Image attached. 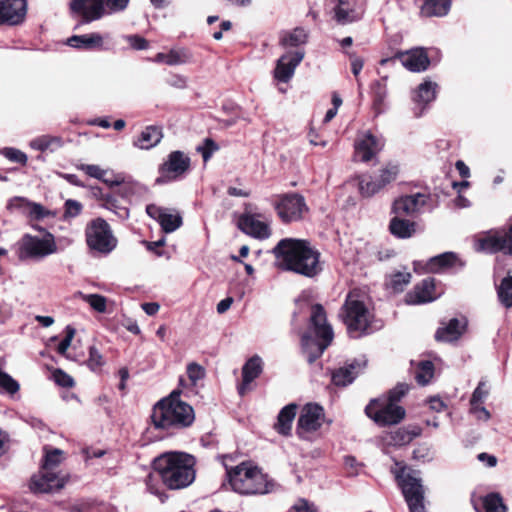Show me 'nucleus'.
Here are the masks:
<instances>
[{"instance_id":"obj_2","label":"nucleus","mask_w":512,"mask_h":512,"mask_svg":"<svg viewBox=\"0 0 512 512\" xmlns=\"http://www.w3.org/2000/svg\"><path fill=\"white\" fill-rule=\"evenodd\" d=\"M273 254L283 271L314 278L323 270L321 253L305 239L283 238L273 248Z\"/></svg>"},{"instance_id":"obj_59","label":"nucleus","mask_w":512,"mask_h":512,"mask_svg":"<svg viewBox=\"0 0 512 512\" xmlns=\"http://www.w3.org/2000/svg\"><path fill=\"white\" fill-rule=\"evenodd\" d=\"M187 375L193 384L205 377V369L196 362L187 365Z\"/></svg>"},{"instance_id":"obj_17","label":"nucleus","mask_w":512,"mask_h":512,"mask_svg":"<svg viewBox=\"0 0 512 512\" xmlns=\"http://www.w3.org/2000/svg\"><path fill=\"white\" fill-rule=\"evenodd\" d=\"M384 147V140L367 131L362 138L355 141L354 156L362 162L371 161Z\"/></svg>"},{"instance_id":"obj_5","label":"nucleus","mask_w":512,"mask_h":512,"mask_svg":"<svg viewBox=\"0 0 512 512\" xmlns=\"http://www.w3.org/2000/svg\"><path fill=\"white\" fill-rule=\"evenodd\" d=\"M229 484L239 494H265L270 491L271 483L267 475L250 462H242L227 470Z\"/></svg>"},{"instance_id":"obj_62","label":"nucleus","mask_w":512,"mask_h":512,"mask_svg":"<svg viewBox=\"0 0 512 512\" xmlns=\"http://www.w3.org/2000/svg\"><path fill=\"white\" fill-rule=\"evenodd\" d=\"M127 41L134 50H145L149 48V41L138 34L129 35Z\"/></svg>"},{"instance_id":"obj_51","label":"nucleus","mask_w":512,"mask_h":512,"mask_svg":"<svg viewBox=\"0 0 512 512\" xmlns=\"http://www.w3.org/2000/svg\"><path fill=\"white\" fill-rule=\"evenodd\" d=\"M105 360L99 349L92 345L89 347V357L87 359V366L92 371H98L101 370V368L104 366Z\"/></svg>"},{"instance_id":"obj_55","label":"nucleus","mask_w":512,"mask_h":512,"mask_svg":"<svg viewBox=\"0 0 512 512\" xmlns=\"http://www.w3.org/2000/svg\"><path fill=\"white\" fill-rule=\"evenodd\" d=\"M217 150H219V145L212 138H205L203 145L197 147V151L201 153L204 162H207Z\"/></svg>"},{"instance_id":"obj_31","label":"nucleus","mask_w":512,"mask_h":512,"mask_svg":"<svg viewBox=\"0 0 512 512\" xmlns=\"http://www.w3.org/2000/svg\"><path fill=\"white\" fill-rule=\"evenodd\" d=\"M452 0H422L420 15L422 17H443L450 11Z\"/></svg>"},{"instance_id":"obj_57","label":"nucleus","mask_w":512,"mask_h":512,"mask_svg":"<svg viewBox=\"0 0 512 512\" xmlns=\"http://www.w3.org/2000/svg\"><path fill=\"white\" fill-rule=\"evenodd\" d=\"M54 382L63 388H72L74 386L73 378L60 368L53 371Z\"/></svg>"},{"instance_id":"obj_25","label":"nucleus","mask_w":512,"mask_h":512,"mask_svg":"<svg viewBox=\"0 0 512 512\" xmlns=\"http://www.w3.org/2000/svg\"><path fill=\"white\" fill-rule=\"evenodd\" d=\"M467 328V321L465 318L459 320L452 318L447 324L439 327L434 335L437 342H453L461 338Z\"/></svg>"},{"instance_id":"obj_56","label":"nucleus","mask_w":512,"mask_h":512,"mask_svg":"<svg viewBox=\"0 0 512 512\" xmlns=\"http://www.w3.org/2000/svg\"><path fill=\"white\" fill-rule=\"evenodd\" d=\"M76 330L74 327L68 325L65 328V337L62 339V341L57 346V352L62 355L66 356L67 350L71 345V342L75 336Z\"/></svg>"},{"instance_id":"obj_3","label":"nucleus","mask_w":512,"mask_h":512,"mask_svg":"<svg viewBox=\"0 0 512 512\" xmlns=\"http://www.w3.org/2000/svg\"><path fill=\"white\" fill-rule=\"evenodd\" d=\"M150 418L156 430L174 435L194 423L195 412L191 405L180 399L179 391H173L154 405Z\"/></svg>"},{"instance_id":"obj_61","label":"nucleus","mask_w":512,"mask_h":512,"mask_svg":"<svg viewBox=\"0 0 512 512\" xmlns=\"http://www.w3.org/2000/svg\"><path fill=\"white\" fill-rule=\"evenodd\" d=\"M488 395V390L486 388V383L484 381H480L472 393L470 403L472 406H476L478 404L483 403L484 398Z\"/></svg>"},{"instance_id":"obj_47","label":"nucleus","mask_w":512,"mask_h":512,"mask_svg":"<svg viewBox=\"0 0 512 512\" xmlns=\"http://www.w3.org/2000/svg\"><path fill=\"white\" fill-rule=\"evenodd\" d=\"M411 273L409 272H395L390 276V280L387 286L391 288L395 293H400L404 290L405 286L410 283Z\"/></svg>"},{"instance_id":"obj_52","label":"nucleus","mask_w":512,"mask_h":512,"mask_svg":"<svg viewBox=\"0 0 512 512\" xmlns=\"http://www.w3.org/2000/svg\"><path fill=\"white\" fill-rule=\"evenodd\" d=\"M399 174V167L395 164H387L384 168L380 170V174L378 176V179L384 186V188L390 184L391 182L395 181L397 176Z\"/></svg>"},{"instance_id":"obj_63","label":"nucleus","mask_w":512,"mask_h":512,"mask_svg":"<svg viewBox=\"0 0 512 512\" xmlns=\"http://www.w3.org/2000/svg\"><path fill=\"white\" fill-rule=\"evenodd\" d=\"M102 7H107L111 12L123 11L127 8L129 0H101Z\"/></svg>"},{"instance_id":"obj_1","label":"nucleus","mask_w":512,"mask_h":512,"mask_svg":"<svg viewBox=\"0 0 512 512\" xmlns=\"http://www.w3.org/2000/svg\"><path fill=\"white\" fill-rule=\"evenodd\" d=\"M195 465V457L186 452L170 451L162 453L152 462L154 474L150 473L147 476L146 486L152 494L159 498L166 496L165 493L154 484L157 480L155 478L156 475L169 490L186 488L195 480Z\"/></svg>"},{"instance_id":"obj_13","label":"nucleus","mask_w":512,"mask_h":512,"mask_svg":"<svg viewBox=\"0 0 512 512\" xmlns=\"http://www.w3.org/2000/svg\"><path fill=\"white\" fill-rule=\"evenodd\" d=\"M399 485L401 487L404 499L410 512H426L424 504V487L421 479L411 474L400 477Z\"/></svg>"},{"instance_id":"obj_23","label":"nucleus","mask_w":512,"mask_h":512,"mask_svg":"<svg viewBox=\"0 0 512 512\" xmlns=\"http://www.w3.org/2000/svg\"><path fill=\"white\" fill-rule=\"evenodd\" d=\"M146 213L159 223L162 231L165 233H172L183 224L180 214H171L167 209L156 204L147 205Z\"/></svg>"},{"instance_id":"obj_7","label":"nucleus","mask_w":512,"mask_h":512,"mask_svg":"<svg viewBox=\"0 0 512 512\" xmlns=\"http://www.w3.org/2000/svg\"><path fill=\"white\" fill-rule=\"evenodd\" d=\"M85 239L88 248L101 255H108L118 244L109 223L101 218L92 219L85 228Z\"/></svg>"},{"instance_id":"obj_40","label":"nucleus","mask_w":512,"mask_h":512,"mask_svg":"<svg viewBox=\"0 0 512 512\" xmlns=\"http://www.w3.org/2000/svg\"><path fill=\"white\" fill-rule=\"evenodd\" d=\"M62 146L63 140L61 137L57 136L43 135L34 139L31 142V147L41 152H45L48 150L53 152L56 149L61 148Z\"/></svg>"},{"instance_id":"obj_26","label":"nucleus","mask_w":512,"mask_h":512,"mask_svg":"<svg viewBox=\"0 0 512 512\" xmlns=\"http://www.w3.org/2000/svg\"><path fill=\"white\" fill-rule=\"evenodd\" d=\"M388 77H382L374 80L370 85L371 109L374 117H378L386 110V99L388 95L387 89Z\"/></svg>"},{"instance_id":"obj_18","label":"nucleus","mask_w":512,"mask_h":512,"mask_svg":"<svg viewBox=\"0 0 512 512\" xmlns=\"http://www.w3.org/2000/svg\"><path fill=\"white\" fill-rule=\"evenodd\" d=\"M76 167L86 175L100 180L110 188L119 187L116 193L121 197H127L131 193V189L129 187L122 186L124 183V176H113V179H107L108 170L102 169L99 165L95 164H79Z\"/></svg>"},{"instance_id":"obj_28","label":"nucleus","mask_w":512,"mask_h":512,"mask_svg":"<svg viewBox=\"0 0 512 512\" xmlns=\"http://www.w3.org/2000/svg\"><path fill=\"white\" fill-rule=\"evenodd\" d=\"M67 45L77 50L100 51L103 50L104 40L100 33L94 32L83 35H73L67 39Z\"/></svg>"},{"instance_id":"obj_10","label":"nucleus","mask_w":512,"mask_h":512,"mask_svg":"<svg viewBox=\"0 0 512 512\" xmlns=\"http://www.w3.org/2000/svg\"><path fill=\"white\" fill-rule=\"evenodd\" d=\"M274 209L284 224L300 221L309 211L305 198L296 192L284 193L277 196Z\"/></svg>"},{"instance_id":"obj_36","label":"nucleus","mask_w":512,"mask_h":512,"mask_svg":"<svg viewBox=\"0 0 512 512\" xmlns=\"http://www.w3.org/2000/svg\"><path fill=\"white\" fill-rule=\"evenodd\" d=\"M357 180L359 193L364 198H370L384 188L378 177L374 179L368 174L357 176Z\"/></svg>"},{"instance_id":"obj_35","label":"nucleus","mask_w":512,"mask_h":512,"mask_svg":"<svg viewBox=\"0 0 512 512\" xmlns=\"http://www.w3.org/2000/svg\"><path fill=\"white\" fill-rule=\"evenodd\" d=\"M458 257L453 252H445L429 259L426 264V271L439 273L444 269L453 267L458 262Z\"/></svg>"},{"instance_id":"obj_46","label":"nucleus","mask_w":512,"mask_h":512,"mask_svg":"<svg viewBox=\"0 0 512 512\" xmlns=\"http://www.w3.org/2000/svg\"><path fill=\"white\" fill-rule=\"evenodd\" d=\"M434 376V364L429 360L421 361L415 372V379L418 384L426 385Z\"/></svg>"},{"instance_id":"obj_8","label":"nucleus","mask_w":512,"mask_h":512,"mask_svg":"<svg viewBox=\"0 0 512 512\" xmlns=\"http://www.w3.org/2000/svg\"><path fill=\"white\" fill-rule=\"evenodd\" d=\"M365 414L380 427L399 424L406 416V410L382 396L373 398L365 407Z\"/></svg>"},{"instance_id":"obj_60","label":"nucleus","mask_w":512,"mask_h":512,"mask_svg":"<svg viewBox=\"0 0 512 512\" xmlns=\"http://www.w3.org/2000/svg\"><path fill=\"white\" fill-rule=\"evenodd\" d=\"M3 155L10 161L19 163L21 165H26L27 163V155L18 149L5 148Z\"/></svg>"},{"instance_id":"obj_41","label":"nucleus","mask_w":512,"mask_h":512,"mask_svg":"<svg viewBox=\"0 0 512 512\" xmlns=\"http://www.w3.org/2000/svg\"><path fill=\"white\" fill-rule=\"evenodd\" d=\"M484 512H507V506L498 492H491L480 498Z\"/></svg>"},{"instance_id":"obj_20","label":"nucleus","mask_w":512,"mask_h":512,"mask_svg":"<svg viewBox=\"0 0 512 512\" xmlns=\"http://www.w3.org/2000/svg\"><path fill=\"white\" fill-rule=\"evenodd\" d=\"M26 0L0 1V25H19L25 20Z\"/></svg>"},{"instance_id":"obj_38","label":"nucleus","mask_w":512,"mask_h":512,"mask_svg":"<svg viewBox=\"0 0 512 512\" xmlns=\"http://www.w3.org/2000/svg\"><path fill=\"white\" fill-rule=\"evenodd\" d=\"M308 40V34L302 27H296L292 31L284 32L279 40V45L287 48V47H299L303 45Z\"/></svg>"},{"instance_id":"obj_14","label":"nucleus","mask_w":512,"mask_h":512,"mask_svg":"<svg viewBox=\"0 0 512 512\" xmlns=\"http://www.w3.org/2000/svg\"><path fill=\"white\" fill-rule=\"evenodd\" d=\"M325 417L324 409L316 403L306 404L298 418L296 434L300 439H304L305 433H312L319 430Z\"/></svg>"},{"instance_id":"obj_11","label":"nucleus","mask_w":512,"mask_h":512,"mask_svg":"<svg viewBox=\"0 0 512 512\" xmlns=\"http://www.w3.org/2000/svg\"><path fill=\"white\" fill-rule=\"evenodd\" d=\"M190 166V157L184 152L179 150L170 152L167 159L159 165V176L155 179V184L164 185L178 180L189 171Z\"/></svg>"},{"instance_id":"obj_27","label":"nucleus","mask_w":512,"mask_h":512,"mask_svg":"<svg viewBox=\"0 0 512 512\" xmlns=\"http://www.w3.org/2000/svg\"><path fill=\"white\" fill-rule=\"evenodd\" d=\"M262 370V360L259 356L255 355L246 361L242 367V382L237 387L240 396L248 392L249 385L260 376Z\"/></svg>"},{"instance_id":"obj_29","label":"nucleus","mask_w":512,"mask_h":512,"mask_svg":"<svg viewBox=\"0 0 512 512\" xmlns=\"http://www.w3.org/2000/svg\"><path fill=\"white\" fill-rule=\"evenodd\" d=\"M331 342L330 340L314 339L309 333H304L301 338V345L308 363L312 364L319 359Z\"/></svg>"},{"instance_id":"obj_48","label":"nucleus","mask_w":512,"mask_h":512,"mask_svg":"<svg viewBox=\"0 0 512 512\" xmlns=\"http://www.w3.org/2000/svg\"><path fill=\"white\" fill-rule=\"evenodd\" d=\"M103 207L113 211L121 219H126L129 216V209L126 206L121 205L118 199L113 194L105 198Z\"/></svg>"},{"instance_id":"obj_9","label":"nucleus","mask_w":512,"mask_h":512,"mask_svg":"<svg viewBox=\"0 0 512 512\" xmlns=\"http://www.w3.org/2000/svg\"><path fill=\"white\" fill-rule=\"evenodd\" d=\"M57 252V244L52 233L46 232L42 238L24 234L19 241L18 257L25 259H42Z\"/></svg>"},{"instance_id":"obj_16","label":"nucleus","mask_w":512,"mask_h":512,"mask_svg":"<svg viewBox=\"0 0 512 512\" xmlns=\"http://www.w3.org/2000/svg\"><path fill=\"white\" fill-rule=\"evenodd\" d=\"M305 56L304 50L288 51L276 62L273 76L278 82L287 83L294 75L296 67L302 62Z\"/></svg>"},{"instance_id":"obj_24","label":"nucleus","mask_w":512,"mask_h":512,"mask_svg":"<svg viewBox=\"0 0 512 512\" xmlns=\"http://www.w3.org/2000/svg\"><path fill=\"white\" fill-rule=\"evenodd\" d=\"M237 226L243 233L256 239H265L271 234L267 223L256 219L255 215L249 213L240 215Z\"/></svg>"},{"instance_id":"obj_54","label":"nucleus","mask_w":512,"mask_h":512,"mask_svg":"<svg viewBox=\"0 0 512 512\" xmlns=\"http://www.w3.org/2000/svg\"><path fill=\"white\" fill-rule=\"evenodd\" d=\"M82 210L83 205L79 201L68 199L64 203L63 219L75 218L81 214Z\"/></svg>"},{"instance_id":"obj_50","label":"nucleus","mask_w":512,"mask_h":512,"mask_svg":"<svg viewBox=\"0 0 512 512\" xmlns=\"http://www.w3.org/2000/svg\"><path fill=\"white\" fill-rule=\"evenodd\" d=\"M19 383L13 379L8 373L0 369V391H4L8 394H15L19 391Z\"/></svg>"},{"instance_id":"obj_49","label":"nucleus","mask_w":512,"mask_h":512,"mask_svg":"<svg viewBox=\"0 0 512 512\" xmlns=\"http://www.w3.org/2000/svg\"><path fill=\"white\" fill-rule=\"evenodd\" d=\"M409 385L406 383H398L394 388L390 389L386 394L382 395L386 400L398 404L409 391Z\"/></svg>"},{"instance_id":"obj_39","label":"nucleus","mask_w":512,"mask_h":512,"mask_svg":"<svg viewBox=\"0 0 512 512\" xmlns=\"http://www.w3.org/2000/svg\"><path fill=\"white\" fill-rule=\"evenodd\" d=\"M357 367L356 363L348 364L344 367H340L335 369L332 372L331 380L335 386L345 387L351 384L356 378L355 369Z\"/></svg>"},{"instance_id":"obj_19","label":"nucleus","mask_w":512,"mask_h":512,"mask_svg":"<svg viewBox=\"0 0 512 512\" xmlns=\"http://www.w3.org/2000/svg\"><path fill=\"white\" fill-rule=\"evenodd\" d=\"M309 330L313 332L317 339L333 341L334 333L332 327L327 322V315L324 307L319 303L311 306Z\"/></svg>"},{"instance_id":"obj_15","label":"nucleus","mask_w":512,"mask_h":512,"mask_svg":"<svg viewBox=\"0 0 512 512\" xmlns=\"http://www.w3.org/2000/svg\"><path fill=\"white\" fill-rule=\"evenodd\" d=\"M69 12L71 16L79 17V25H82L101 19L106 10L101 0H70Z\"/></svg>"},{"instance_id":"obj_42","label":"nucleus","mask_w":512,"mask_h":512,"mask_svg":"<svg viewBox=\"0 0 512 512\" xmlns=\"http://www.w3.org/2000/svg\"><path fill=\"white\" fill-rule=\"evenodd\" d=\"M189 56L185 50H170L168 53H157L153 59L157 63H165L167 65H177L186 63Z\"/></svg>"},{"instance_id":"obj_64","label":"nucleus","mask_w":512,"mask_h":512,"mask_svg":"<svg viewBox=\"0 0 512 512\" xmlns=\"http://www.w3.org/2000/svg\"><path fill=\"white\" fill-rule=\"evenodd\" d=\"M165 242V238L163 237L158 241L144 240L142 243L148 251L153 252L156 256L160 257L163 255V250L161 248L165 245Z\"/></svg>"},{"instance_id":"obj_44","label":"nucleus","mask_w":512,"mask_h":512,"mask_svg":"<svg viewBox=\"0 0 512 512\" xmlns=\"http://www.w3.org/2000/svg\"><path fill=\"white\" fill-rule=\"evenodd\" d=\"M335 19L340 24H346L357 21L359 17L355 10L349 7L347 0H338V5L335 8Z\"/></svg>"},{"instance_id":"obj_30","label":"nucleus","mask_w":512,"mask_h":512,"mask_svg":"<svg viewBox=\"0 0 512 512\" xmlns=\"http://www.w3.org/2000/svg\"><path fill=\"white\" fill-rule=\"evenodd\" d=\"M298 405L296 403H290L284 406L278 416L277 421L273 425L274 430L284 436L289 437L292 434V424L296 417Z\"/></svg>"},{"instance_id":"obj_12","label":"nucleus","mask_w":512,"mask_h":512,"mask_svg":"<svg viewBox=\"0 0 512 512\" xmlns=\"http://www.w3.org/2000/svg\"><path fill=\"white\" fill-rule=\"evenodd\" d=\"M475 250L487 254L503 253L512 256V237L505 234V228L483 232L475 239Z\"/></svg>"},{"instance_id":"obj_34","label":"nucleus","mask_w":512,"mask_h":512,"mask_svg":"<svg viewBox=\"0 0 512 512\" xmlns=\"http://www.w3.org/2000/svg\"><path fill=\"white\" fill-rule=\"evenodd\" d=\"M163 138L162 129L158 126H147L133 142L140 149H150L155 147Z\"/></svg>"},{"instance_id":"obj_6","label":"nucleus","mask_w":512,"mask_h":512,"mask_svg":"<svg viewBox=\"0 0 512 512\" xmlns=\"http://www.w3.org/2000/svg\"><path fill=\"white\" fill-rule=\"evenodd\" d=\"M341 316L351 337L358 338L374 331L373 315L358 298V294L349 292L341 308Z\"/></svg>"},{"instance_id":"obj_21","label":"nucleus","mask_w":512,"mask_h":512,"mask_svg":"<svg viewBox=\"0 0 512 512\" xmlns=\"http://www.w3.org/2000/svg\"><path fill=\"white\" fill-rule=\"evenodd\" d=\"M436 298V280L428 277L417 283L413 290L406 294L405 301L410 305H418L432 302Z\"/></svg>"},{"instance_id":"obj_58","label":"nucleus","mask_w":512,"mask_h":512,"mask_svg":"<svg viewBox=\"0 0 512 512\" xmlns=\"http://www.w3.org/2000/svg\"><path fill=\"white\" fill-rule=\"evenodd\" d=\"M28 216L31 220H42L45 217H48L51 215V212L44 208L41 204L31 202L29 208H28Z\"/></svg>"},{"instance_id":"obj_37","label":"nucleus","mask_w":512,"mask_h":512,"mask_svg":"<svg viewBox=\"0 0 512 512\" xmlns=\"http://www.w3.org/2000/svg\"><path fill=\"white\" fill-rule=\"evenodd\" d=\"M437 88V83L432 82L430 80H425L418 86L417 90L414 93L413 100L416 103L425 106L432 102L433 100H435Z\"/></svg>"},{"instance_id":"obj_33","label":"nucleus","mask_w":512,"mask_h":512,"mask_svg":"<svg viewBox=\"0 0 512 512\" xmlns=\"http://www.w3.org/2000/svg\"><path fill=\"white\" fill-rule=\"evenodd\" d=\"M389 231L399 239L410 238L416 232V223L403 217L394 216L390 220Z\"/></svg>"},{"instance_id":"obj_45","label":"nucleus","mask_w":512,"mask_h":512,"mask_svg":"<svg viewBox=\"0 0 512 512\" xmlns=\"http://www.w3.org/2000/svg\"><path fill=\"white\" fill-rule=\"evenodd\" d=\"M497 294L505 308H512V276L508 275L501 280Z\"/></svg>"},{"instance_id":"obj_43","label":"nucleus","mask_w":512,"mask_h":512,"mask_svg":"<svg viewBox=\"0 0 512 512\" xmlns=\"http://www.w3.org/2000/svg\"><path fill=\"white\" fill-rule=\"evenodd\" d=\"M422 430L419 426L401 427L392 434V440L396 445L409 444L414 438L420 436Z\"/></svg>"},{"instance_id":"obj_4","label":"nucleus","mask_w":512,"mask_h":512,"mask_svg":"<svg viewBox=\"0 0 512 512\" xmlns=\"http://www.w3.org/2000/svg\"><path fill=\"white\" fill-rule=\"evenodd\" d=\"M44 452L40 470L31 477L29 483V488L34 494L57 492L66 483L64 477L54 472V469L63 461V451L58 448L44 447Z\"/></svg>"},{"instance_id":"obj_53","label":"nucleus","mask_w":512,"mask_h":512,"mask_svg":"<svg viewBox=\"0 0 512 512\" xmlns=\"http://www.w3.org/2000/svg\"><path fill=\"white\" fill-rule=\"evenodd\" d=\"M84 300L99 313H105L107 309V299L100 294H88L84 296Z\"/></svg>"},{"instance_id":"obj_32","label":"nucleus","mask_w":512,"mask_h":512,"mask_svg":"<svg viewBox=\"0 0 512 512\" xmlns=\"http://www.w3.org/2000/svg\"><path fill=\"white\" fill-rule=\"evenodd\" d=\"M420 194L417 195H405L393 202L392 213L395 216L404 217L413 215L419 207Z\"/></svg>"},{"instance_id":"obj_22","label":"nucleus","mask_w":512,"mask_h":512,"mask_svg":"<svg viewBox=\"0 0 512 512\" xmlns=\"http://www.w3.org/2000/svg\"><path fill=\"white\" fill-rule=\"evenodd\" d=\"M394 58L401 61L402 65L412 72H422L428 69L430 59L424 48H414L409 51H399Z\"/></svg>"}]
</instances>
